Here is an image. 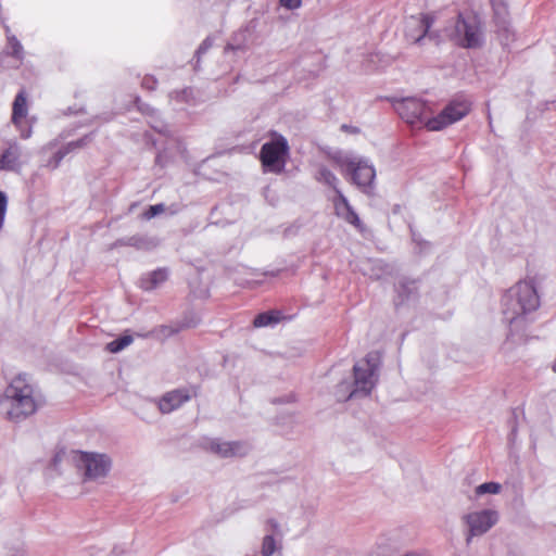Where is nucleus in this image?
<instances>
[{
	"instance_id": "f257e3e1",
	"label": "nucleus",
	"mask_w": 556,
	"mask_h": 556,
	"mask_svg": "<svg viewBox=\"0 0 556 556\" xmlns=\"http://www.w3.org/2000/svg\"><path fill=\"white\" fill-rule=\"evenodd\" d=\"M40 405V395L26 375H18L12 379L0 397V413L13 422H20L34 415Z\"/></svg>"
},
{
	"instance_id": "f03ea898",
	"label": "nucleus",
	"mask_w": 556,
	"mask_h": 556,
	"mask_svg": "<svg viewBox=\"0 0 556 556\" xmlns=\"http://www.w3.org/2000/svg\"><path fill=\"white\" fill-rule=\"evenodd\" d=\"M330 159L342 169V173H346L351 176L352 182L364 193L368 195L372 194L376 169L368 159L341 150L331 153Z\"/></svg>"
},
{
	"instance_id": "7ed1b4c3",
	"label": "nucleus",
	"mask_w": 556,
	"mask_h": 556,
	"mask_svg": "<svg viewBox=\"0 0 556 556\" xmlns=\"http://www.w3.org/2000/svg\"><path fill=\"white\" fill-rule=\"evenodd\" d=\"M540 306V298L532 281H519L503 298V315L513 324Z\"/></svg>"
},
{
	"instance_id": "20e7f679",
	"label": "nucleus",
	"mask_w": 556,
	"mask_h": 556,
	"mask_svg": "<svg viewBox=\"0 0 556 556\" xmlns=\"http://www.w3.org/2000/svg\"><path fill=\"white\" fill-rule=\"evenodd\" d=\"M268 136L270 140L265 142L260 151L262 166L266 172L281 174L290 154L288 140L276 130H270Z\"/></svg>"
},
{
	"instance_id": "39448f33",
	"label": "nucleus",
	"mask_w": 556,
	"mask_h": 556,
	"mask_svg": "<svg viewBox=\"0 0 556 556\" xmlns=\"http://www.w3.org/2000/svg\"><path fill=\"white\" fill-rule=\"evenodd\" d=\"M452 37L463 48H480L483 43V30L479 15L473 12L459 13Z\"/></svg>"
},
{
	"instance_id": "423d86ee",
	"label": "nucleus",
	"mask_w": 556,
	"mask_h": 556,
	"mask_svg": "<svg viewBox=\"0 0 556 556\" xmlns=\"http://www.w3.org/2000/svg\"><path fill=\"white\" fill-rule=\"evenodd\" d=\"M314 177L318 182L327 185L336 191L337 198L333 200V206L337 216L343 218L346 223L353 225L355 228L363 230L364 225L361 222L358 215L349 203L346 197L337 186L339 181L337 176L326 166L319 165Z\"/></svg>"
},
{
	"instance_id": "0eeeda50",
	"label": "nucleus",
	"mask_w": 556,
	"mask_h": 556,
	"mask_svg": "<svg viewBox=\"0 0 556 556\" xmlns=\"http://www.w3.org/2000/svg\"><path fill=\"white\" fill-rule=\"evenodd\" d=\"M378 361L377 354L369 353L365 358L364 365L356 364L353 368L355 389L348 395H340L338 393L339 400L346 401L353 396L369 395L377 382Z\"/></svg>"
},
{
	"instance_id": "6e6552de",
	"label": "nucleus",
	"mask_w": 556,
	"mask_h": 556,
	"mask_svg": "<svg viewBox=\"0 0 556 556\" xmlns=\"http://www.w3.org/2000/svg\"><path fill=\"white\" fill-rule=\"evenodd\" d=\"M76 466L83 472L84 480L94 481L109 475L112 459L103 453L79 451L76 456Z\"/></svg>"
},
{
	"instance_id": "1a4fd4ad",
	"label": "nucleus",
	"mask_w": 556,
	"mask_h": 556,
	"mask_svg": "<svg viewBox=\"0 0 556 556\" xmlns=\"http://www.w3.org/2000/svg\"><path fill=\"white\" fill-rule=\"evenodd\" d=\"M471 110V102L465 98L451 101L441 112L431 119H427L426 128L430 131H439L460 121Z\"/></svg>"
},
{
	"instance_id": "9d476101",
	"label": "nucleus",
	"mask_w": 556,
	"mask_h": 556,
	"mask_svg": "<svg viewBox=\"0 0 556 556\" xmlns=\"http://www.w3.org/2000/svg\"><path fill=\"white\" fill-rule=\"evenodd\" d=\"M393 105L401 118L407 124H421L426 127L427 119H431V117H429L430 108L419 98H403L394 101Z\"/></svg>"
},
{
	"instance_id": "9b49d317",
	"label": "nucleus",
	"mask_w": 556,
	"mask_h": 556,
	"mask_svg": "<svg viewBox=\"0 0 556 556\" xmlns=\"http://www.w3.org/2000/svg\"><path fill=\"white\" fill-rule=\"evenodd\" d=\"M463 520L468 527L466 542L469 544L473 536L486 533L497 522L498 515L495 510L483 509L465 515Z\"/></svg>"
},
{
	"instance_id": "f8f14e48",
	"label": "nucleus",
	"mask_w": 556,
	"mask_h": 556,
	"mask_svg": "<svg viewBox=\"0 0 556 556\" xmlns=\"http://www.w3.org/2000/svg\"><path fill=\"white\" fill-rule=\"evenodd\" d=\"M208 450L220 457H235L247 455L250 447L244 442L216 439L210 442Z\"/></svg>"
},
{
	"instance_id": "ddd939ff",
	"label": "nucleus",
	"mask_w": 556,
	"mask_h": 556,
	"mask_svg": "<svg viewBox=\"0 0 556 556\" xmlns=\"http://www.w3.org/2000/svg\"><path fill=\"white\" fill-rule=\"evenodd\" d=\"M21 155V147L16 142H11L9 147L0 155V170H20L22 166V163L20 161Z\"/></svg>"
},
{
	"instance_id": "4468645a",
	"label": "nucleus",
	"mask_w": 556,
	"mask_h": 556,
	"mask_svg": "<svg viewBox=\"0 0 556 556\" xmlns=\"http://www.w3.org/2000/svg\"><path fill=\"white\" fill-rule=\"evenodd\" d=\"M190 395L185 390H174L172 392H167L159 402V408L163 414H168L178 407H180L184 403L189 401Z\"/></svg>"
},
{
	"instance_id": "2eb2a0df",
	"label": "nucleus",
	"mask_w": 556,
	"mask_h": 556,
	"mask_svg": "<svg viewBox=\"0 0 556 556\" xmlns=\"http://www.w3.org/2000/svg\"><path fill=\"white\" fill-rule=\"evenodd\" d=\"M169 276V270L166 267L157 268L153 271H150L146 275H143L140 278L139 286L141 289L146 291H151L162 283H164Z\"/></svg>"
},
{
	"instance_id": "dca6fc26",
	"label": "nucleus",
	"mask_w": 556,
	"mask_h": 556,
	"mask_svg": "<svg viewBox=\"0 0 556 556\" xmlns=\"http://www.w3.org/2000/svg\"><path fill=\"white\" fill-rule=\"evenodd\" d=\"M27 115V99L24 90H21L13 102L12 122L18 126L21 121Z\"/></svg>"
},
{
	"instance_id": "f3484780",
	"label": "nucleus",
	"mask_w": 556,
	"mask_h": 556,
	"mask_svg": "<svg viewBox=\"0 0 556 556\" xmlns=\"http://www.w3.org/2000/svg\"><path fill=\"white\" fill-rule=\"evenodd\" d=\"M282 318L279 311H267L255 316L253 326L255 328L273 327L277 325Z\"/></svg>"
},
{
	"instance_id": "a211bd4d",
	"label": "nucleus",
	"mask_w": 556,
	"mask_h": 556,
	"mask_svg": "<svg viewBox=\"0 0 556 556\" xmlns=\"http://www.w3.org/2000/svg\"><path fill=\"white\" fill-rule=\"evenodd\" d=\"M248 42V31L247 29H240L236 31L230 41L226 45L224 52L228 53L229 51H244Z\"/></svg>"
},
{
	"instance_id": "6ab92c4d",
	"label": "nucleus",
	"mask_w": 556,
	"mask_h": 556,
	"mask_svg": "<svg viewBox=\"0 0 556 556\" xmlns=\"http://www.w3.org/2000/svg\"><path fill=\"white\" fill-rule=\"evenodd\" d=\"M503 20L500 21V25H497V34L502 40L503 45H508L514 40V33L510 29L509 21H508V10L503 7Z\"/></svg>"
},
{
	"instance_id": "aec40b11",
	"label": "nucleus",
	"mask_w": 556,
	"mask_h": 556,
	"mask_svg": "<svg viewBox=\"0 0 556 556\" xmlns=\"http://www.w3.org/2000/svg\"><path fill=\"white\" fill-rule=\"evenodd\" d=\"M282 541L273 534H265L262 542L261 553L263 556H273L282 548Z\"/></svg>"
},
{
	"instance_id": "412c9836",
	"label": "nucleus",
	"mask_w": 556,
	"mask_h": 556,
	"mask_svg": "<svg viewBox=\"0 0 556 556\" xmlns=\"http://www.w3.org/2000/svg\"><path fill=\"white\" fill-rule=\"evenodd\" d=\"M5 34H7V39H8V46L11 49L9 54L11 56L15 58L16 60H23V58H24L23 46L21 45L18 39L14 35L11 34L9 26H5Z\"/></svg>"
},
{
	"instance_id": "4be33fe9",
	"label": "nucleus",
	"mask_w": 556,
	"mask_h": 556,
	"mask_svg": "<svg viewBox=\"0 0 556 556\" xmlns=\"http://www.w3.org/2000/svg\"><path fill=\"white\" fill-rule=\"evenodd\" d=\"M433 23L434 16L431 14H424L420 20L417 21V26L420 29V34L414 38L416 43H419L421 39L428 34Z\"/></svg>"
},
{
	"instance_id": "5701e85b",
	"label": "nucleus",
	"mask_w": 556,
	"mask_h": 556,
	"mask_svg": "<svg viewBox=\"0 0 556 556\" xmlns=\"http://www.w3.org/2000/svg\"><path fill=\"white\" fill-rule=\"evenodd\" d=\"M134 341L132 336L124 334L106 344V350L111 353H118L123 351L125 348L130 345Z\"/></svg>"
},
{
	"instance_id": "b1692460",
	"label": "nucleus",
	"mask_w": 556,
	"mask_h": 556,
	"mask_svg": "<svg viewBox=\"0 0 556 556\" xmlns=\"http://www.w3.org/2000/svg\"><path fill=\"white\" fill-rule=\"evenodd\" d=\"M417 291V285L414 280H405L400 282L397 287L399 295L402 300H408L412 295H414Z\"/></svg>"
},
{
	"instance_id": "393cba45",
	"label": "nucleus",
	"mask_w": 556,
	"mask_h": 556,
	"mask_svg": "<svg viewBox=\"0 0 556 556\" xmlns=\"http://www.w3.org/2000/svg\"><path fill=\"white\" fill-rule=\"evenodd\" d=\"M128 245L137 249H143L147 245V240L140 236H132L126 239H119L114 242L113 247Z\"/></svg>"
},
{
	"instance_id": "a878e982",
	"label": "nucleus",
	"mask_w": 556,
	"mask_h": 556,
	"mask_svg": "<svg viewBox=\"0 0 556 556\" xmlns=\"http://www.w3.org/2000/svg\"><path fill=\"white\" fill-rule=\"evenodd\" d=\"M169 98L177 102L190 103L193 100V91L191 88L174 90L169 93Z\"/></svg>"
},
{
	"instance_id": "bb28decb",
	"label": "nucleus",
	"mask_w": 556,
	"mask_h": 556,
	"mask_svg": "<svg viewBox=\"0 0 556 556\" xmlns=\"http://www.w3.org/2000/svg\"><path fill=\"white\" fill-rule=\"evenodd\" d=\"M501 489H502V485L497 482H485L476 488V493L478 495H482V494H486V493L497 494V493H500Z\"/></svg>"
},
{
	"instance_id": "cd10ccee",
	"label": "nucleus",
	"mask_w": 556,
	"mask_h": 556,
	"mask_svg": "<svg viewBox=\"0 0 556 556\" xmlns=\"http://www.w3.org/2000/svg\"><path fill=\"white\" fill-rule=\"evenodd\" d=\"M266 531L267 534H273L274 536H277L279 541H282L283 533L280 523L276 519L269 518L266 521Z\"/></svg>"
},
{
	"instance_id": "c85d7f7f",
	"label": "nucleus",
	"mask_w": 556,
	"mask_h": 556,
	"mask_svg": "<svg viewBox=\"0 0 556 556\" xmlns=\"http://www.w3.org/2000/svg\"><path fill=\"white\" fill-rule=\"evenodd\" d=\"M213 46V40L211 37H206L202 42L201 45L199 46V48L197 49L195 51V58H197V63H195V70L199 67V64H200V60H201V56L203 54H205Z\"/></svg>"
},
{
	"instance_id": "c756f323",
	"label": "nucleus",
	"mask_w": 556,
	"mask_h": 556,
	"mask_svg": "<svg viewBox=\"0 0 556 556\" xmlns=\"http://www.w3.org/2000/svg\"><path fill=\"white\" fill-rule=\"evenodd\" d=\"M8 208V197L0 190V231L2 230Z\"/></svg>"
},
{
	"instance_id": "7c9ffc66",
	"label": "nucleus",
	"mask_w": 556,
	"mask_h": 556,
	"mask_svg": "<svg viewBox=\"0 0 556 556\" xmlns=\"http://www.w3.org/2000/svg\"><path fill=\"white\" fill-rule=\"evenodd\" d=\"M164 211H165V205L163 203H160V204L149 206V208L144 212L143 215L147 219H151V218L155 217L156 215L163 213Z\"/></svg>"
},
{
	"instance_id": "2f4dec72",
	"label": "nucleus",
	"mask_w": 556,
	"mask_h": 556,
	"mask_svg": "<svg viewBox=\"0 0 556 556\" xmlns=\"http://www.w3.org/2000/svg\"><path fill=\"white\" fill-rule=\"evenodd\" d=\"M141 86L147 89V90H154L157 86V80L155 77L153 76H146L143 79H142V83H141Z\"/></svg>"
},
{
	"instance_id": "473e14b6",
	"label": "nucleus",
	"mask_w": 556,
	"mask_h": 556,
	"mask_svg": "<svg viewBox=\"0 0 556 556\" xmlns=\"http://www.w3.org/2000/svg\"><path fill=\"white\" fill-rule=\"evenodd\" d=\"M503 7H505L507 9L505 3H494L493 4L494 20H495L496 26L500 25V21L503 20V15H504L503 9H502Z\"/></svg>"
},
{
	"instance_id": "72a5a7b5",
	"label": "nucleus",
	"mask_w": 556,
	"mask_h": 556,
	"mask_svg": "<svg viewBox=\"0 0 556 556\" xmlns=\"http://www.w3.org/2000/svg\"><path fill=\"white\" fill-rule=\"evenodd\" d=\"M136 103H137L138 110L140 112H142L143 114L152 116L154 113H156V111L153 108H151L149 104L141 103V101L139 99L136 100Z\"/></svg>"
},
{
	"instance_id": "f704fd0d",
	"label": "nucleus",
	"mask_w": 556,
	"mask_h": 556,
	"mask_svg": "<svg viewBox=\"0 0 556 556\" xmlns=\"http://www.w3.org/2000/svg\"><path fill=\"white\" fill-rule=\"evenodd\" d=\"M280 4L289 10H294L301 7L302 0H280Z\"/></svg>"
},
{
	"instance_id": "c9c22d12",
	"label": "nucleus",
	"mask_w": 556,
	"mask_h": 556,
	"mask_svg": "<svg viewBox=\"0 0 556 556\" xmlns=\"http://www.w3.org/2000/svg\"><path fill=\"white\" fill-rule=\"evenodd\" d=\"M66 155V151H64L62 148L59 149L53 155L54 167H58Z\"/></svg>"
},
{
	"instance_id": "e433bc0d",
	"label": "nucleus",
	"mask_w": 556,
	"mask_h": 556,
	"mask_svg": "<svg viewBox=\"0 0 556 556\" xmlns=\"http://www.w3.org/2000/svg\"><path fill=\"white\" fill-rule=\"evenodd\" d=\"M90 141V136H85L78 140L73 141L76 149L84 148Z\"/></svg>"
},
{
	"instance_id": "4c0bfd02",
	"label": "nucleus",
	"mask_w": 556,
	"mask_h": 556,
	"mask_svg": "<svg viewBox=\"0 0 556 556\" xmlns=\"http://www.w3.org/2000/svg\"><path fill=\"white\" fill-rule=\"evenodd\" d=\"M152 128L155 129L157 132L160 134H164L166 135L168 131H167V127L162 124L161 122H157L155 124H151Z\"/></svg>"
},
{
	"instance_id": "58836bf2",
	"label": "nucleus",
	"mask_w": 556,
	"mask_h": 556,
	"mask_svg": "<svg viewBox=\"0 0 556 556\" xmlns=\"http://www.w3.org/2000/svg\"><path fill=\"white\" fill-rule=\"evenodd\" d=\"M62 149H63L64 151H66V154L71 153V152H73V151H75V150H77V149L75 148V146L73 144V141H71V142L66 143L65 146H63V147H62Z\"/></svg>"
},
{
	"instance_id": "ea45409f",
	"label": "nucleus",
	"mask_w": 556,
	"mask_h": 556,
	"mask_svg": "<svg viewBox=\"0 0 556 556\" xmlns=\"http://www.w3.org/2000/svg\"><path fill=\"white\" fill-rule=\"evenodd\" d=\"M31 136V128H27L26 130H22L21 137L23 139H28Z\"/></svg>"
},
{
	"instance_id": "a19ab883",
	"label": "nucleus",
	"mask_w": 556,
	"mask_h": 556,
	"mask_svg": "<svg viewBox=\"0 0 556 556\" xmlns=\"http://www.w3.org/2000/svg\"><path fill=\"white\" fill-rule=\"evenodd\" d=\"M345 387H348V384H346V383H341V384L339 386V389L341 390L342 388H345Z\"/></svg>"
},
{
	"instance_id": "79ce46f5",
	"label": "nucleus",
	"mask_w": 556,
	"mask_h": 556,
	"mask_svg": "<svg viewBox=\"0 0 556 556\" xmlns=\"http://www.w3.org/2000/svg\"><path fill=\"white\" fill-rule=\"evenodd\" d=\"M12 556H24V555H23V554H21V555H12Z\"/></svg>"
}]
</instances>
